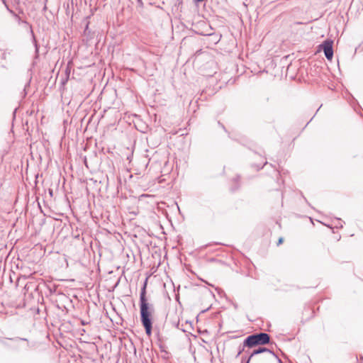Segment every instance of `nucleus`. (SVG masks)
<instances>
[{
	"instance_id": "nucleus-7",
	"label": "nucleus",
	"mask_w": 363,
	"mask_h": 363,
	"mask_svg": "<svg viewBox=\"0 0 363 363\" xmlns=\"http://www.w3.org/2000/svg\"><path fill=\"white\" fill-rule=\"evenodd\" d=\"M244 347H245V346L243 345L242 347L239 350V352H238L237 356H239L242 352V351L244 350Z\"/></svg>"
},
{
	"instance_id": "nucleus-2",
	"label": "nucleus",
	"mask_w": 363,
	"mask_h": 363,
	"mask_svg": "<svg viewBox=\"0 0 363 363\" xmlns=\"http://www.w3.org/2000/svg\"><path fill=\"white\" fill-rule=\"evenodd\" d=\"M270 337L267 333H259L248 336L244 341V346L252 347L259 345H266L269 342Z\"/></svg>"
},
{
	"instance_id": "nucleus-6",
	"label": "nucleus",
	"mask_w": 363,
	"mask_h": 363,
	"mask_svg": "<svg viewBox=\"0 0 363 363\" xmlns=\"http://www.w3.org/2000/svg\"><path fill=\"white\" fill-rule=\"evenodd\" d=\"M33 41L35 43V50H36V52H38V45H37L36 40H35V37H34L33 35Z\"/></svg>"
},
{
	"instance_id": "nucleus-5",
	"label": "nucleus",
	"mask_w": 363,
	"mask_h": 363,
	"mask_svg": "<svg viewBox=\"0 0 363 363\" xmlns=\"http://www.w3.org/2000/svg\"><path fill=\"white\" fill-rule=\"evenodd\" d=\"M2 1H3V3L5 4V6H6V7L7 10H8L11 13L13 14V15H14L17 18L20 19V18H19L16 14H15L12 10H10V9H9V6L6 5V1H5V0H2Z\"/></svg>"
},
{
	"instance_id": "nucleus-8",
	"label": "nucleus",
	"mask_w": 363,
	"mask_h": 363,
	"mask_svg": "<svg viewBox=\"0 0 363 363\" xmlns=\"http://www.w3.org/2000/svg\"><path fill=\"white\" fill-rule=\"evenodd\" d=\"M283 240H284V239H283L282 238H280L279 239V241H278V245H279V244L282 243V242H283Z\"/></svg>"
},
{
	"instance_id": "nucleus-1",
	"label": "nucleus",
	"mask_w": 363,
	"mask_h": 363,
	"mask_svg": "<svg viewBox=\"0 0 363 363\" xmlns=\"http://www.w3.org/2000/svg\"><path fill=\"white\" fill-rule=\"evenodd\" d=\"M146 295V283L141 289L140 295V320L145 333L148 336L152 334V319L151 315L154 311L152 305L147 302Z\"/></svg>"
},
{
	"instance_id": "nucleus-4",
	"label": "nucleus",
	"mask_w": 363,
	"mask_h": 363,
	"mask_svg": "<svg viewBox=\"0 0 363 363\" xmlns=\"http://www.w3.org/2000/svg\"><path fill=\"white\" fill-rule=\"evenodd\" d=\"M262 352H269V354H271L273 356L276 357L275 354L273 352H272L270 350H269L267 348H265V347H262V348H259L257 350H255L252 352V353L250 356L249 359H247V363H249V362H250V360L252 357H253L255 354H260V353H262Z\"/></svg>"
},
{
	"instance_id": "nucleus-3",
	"label": "nucleus",
	"mask_w": 363,
	"mask_h": 363,
	"mask_svg": "<svg viewBox=\"0 0 363 363\" xmlns=\"http://www.w3.org/2000/svg\"><path fill=\"white\" fill-rule=\"evenodd\" d=\"M333 42L332 40H326L320 45L325 57L329 60H332L333 57Z\"/></svg>"
}]
</instances>
